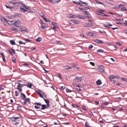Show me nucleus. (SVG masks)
<instances>
[{"mask_svg": "<svg viewBox=\"0 0 127 127\" xmlns=\"http://www.w3.org/2000/svg\"><path fill=\"white\" fill-rule=\"evenodd\" d=\"M74 80L75 82H81L82 80L81 77H77L74 79Z\"/></svg>", "mask_w": 127, "mask_h": 127, "instance_id": "f257e3e1", "label": "nucleus"}, {"mask_svg": "<svg viewBox=\"0 0 127 127\" xmlns=\"http://www.w3.org/2000/svg\"><path fill=\"white\" fill-rule=\"evenodd\" d=\"M21 23V21H20L19 20H15V26L17 27H19V25Z\"/></svg>", "mask_w": 127, "mask_h": 127, "instance_id": "f03ea898", "label": "nucleus"}, {"mask_svg": "<svg viewBox=\"0 0 127 127\" xmlns=\"http://www.w3.org/2000/svg\"><path fill=\"white\" fill-rule=\"evenodd\" d=\"M15 20H13L12 21H8L7 23L10 25H15Z\"/></svg>", "mask_w": 127, "mask_h": 127, "instance_id": "7ed1b4c3", "label": "nucleus"}, {"mask_svg": "<svg viewBox=\"0 0 127 127\" xmlns=\"http://www.w3.org/2000/svg\"><path fill=\"white\" fill-rule=\"evenodd\" d=\"M109 77V78H110V80L111 81H113V80H112V79H113V78H119V76H110Z\"/></svg>", "mask_w": 127, "mask_h": 127, "instance_id": "20e7f679", "label": "nucleus"}, {"mask_svg": "<svg viewBox=\"0 0 127 127\" xmlns=\"http://www.w3.org/2000/svg\"><path fill=\"white\" fill-rule=\"evenodd\" d=\"M20 29L21 30V31H27V29L24 27L21 26V27Z\"/></svg>", "mask_w": 127, "mask_h": 127, "instance_id": "39448f33", "label": "nucleus"}, {"mask_svg": "<svg viewBox=\"0 0 127 127\" xmlns=\"http://www.w3.org/2000/svg\"><path fill=\"white\" fill-rule=\"evenodd\" d=\"M94 41L95 43H103V42L100 41V40L97 39H95V40H94Z\"/></svg>", "mask_w": 127, "mask_h": 127, "instance_id": "423d86ee", "label": "nucleus"}, {"mask_svg": "<svg viewBox=\"0 0 127 127\" xmlns=\"http://www.w3.org/2000/svg\"><path fill=\"white\" fill-rule=\"evenodd\" d=\"M20 10L23 12H25V11H28V10L26 9H25L23 8L22 7V6L20 7Z\"/></svg>", "mask_w": 127, "mask_h": 127, "instance_id": "0eeeda50", "label": "nucleus"}, {"mask_svg": "<svg viewBox=\"0 0 127 127\" xmlns=\"http://www.w3.org/2000/svg\"><path fill=\"white\" fill-rule=\"evenodd\" d=\"M20 118L19 117H13L12 118V121H16L17 120L20 119Z\"/></svg>", "mask_w": 127, "mask_h": 127, "instance_id": "6e6552de", "label": "nucleus"}, {"mask_svg": "<svg viewBox=\"0 0 127 127\" xmlns=\"http://www.w3.org/2000/svg\"><path fill=\"white\" fill-rule=\"evenodd\" d=\"M44 16L43 15V16H42V18H43V19L46 22H50V20L48 19L45 18L44 17Z\"/></svg>", "mask_w": 127, "mask_h": 127, "instance_id": "1a4fd4ad", "label": "nucleus"}, {"mask_svg": "<svg viewBox=\"0 0 127 127\" xmlns=\"http://www.w3.org/2000/svg\"><path fill=\"white\" fill-rule=\"evenodd\" d=\"M13 124L15 125H18L19 123V120H17L16 121H13Z\"/></svg>", "mask_w": 127, "mask_h": 127, "instance_id": "9d476101", "label": "nucleus"}, {"mask_svg": "<svg viewBox=\"0 0 127 127\" xmlns=\"http://www.w3.org/2000/svg\"><path fill=\"white\" fill-rule=\"evenodd\" d=\"M88 35L90 36H95V34L92 32H88Z\"/></svg>", "mask_w": 127, "mask_h": 127, "instance_id": "9b49d317", "label": "nucleus"}, {"mask_svg": "<svg viewBox=\"0 0 127 127\" xmlns=\"http://www.w3.org/2000/svg\"><path fill=\"white\" fill-rule=\"evenodd\" d=\"M71 21L73 23L75 24H78L79 23V22L78 21L73 19L71 20Z\"/></svg>", "mask_w": 127, "mask_h": 127, "instance_id": "f8f14e48", "label": "nucleus"}, {"mask_svg": "<svg viewBox=\"0 0 127 127\" xmlns=\"http://www.w3.org/2000/svg\"><path fill=\"white\" fill-rule=\"evenodd\" d=\"M42 108H41V110H44L46 108H48L46 106V105H45L43 104L41 105Z\"/></svg>", "mask_w": 127, "mask_h": 127, "instance_id": "ddd939ff", "label": "nucleus"}, {"mask_svg": "<svg viewBox=\"0 0 127 127\" xmlns=\"http://www.w3.org/2000/svg\"><path fill=\"white\" fill-rule=\"evenodd\" d=\"M96 84L98 85H100L102 84L101 81L100 80H98L96 82Z\"/></svg>", "mask_w": 127, "mask_h": 127, "instance_id": "4468645a", "label": "nucleus"}, {"mask_svg": "<svg viewBox=\"0 0 127 127\" xmlns=\"http://www.w3.org/2000/svg\"><path fill=\"white\" fill-rule=\"evenodd\" d=\"M76 16L73 15L72 14H69V18H74L76 17Z\"/></svg>", "mask_w": 127, "mask_h": 127, "instance_id": "2eb2a0df", "label": "nucleus"}, {"mask_svg": "<svg viewBox=\"0 0 127 127\" xmlns=\"http://www.w3.org/2000/svg\"><path fill=\"white\" fill-rule=\"evenodd\" d=\"M21 14L19 13L15 14L13 16L14 17H19L21 16Z\"/></svg>", "mask_w": 127, "mask_h": 127, "instance_id": "dca6fc26", "label": "nucleus"}, {"mask_svg": "<svg viewBox=\"0 0 127 127\" xmlns=\"http://www.w3.org/2000/svg\"><path fill=\"white\" fill-rule=\"evenodd\" d=\"M21 94L23 99H24L26 98V95L23 93H21Z\"/></svg>", "mask_w": 127, "mask_h": 127, "instance_id": "f3484780", "label": "nucleus"}, {"mask_svg": "<svg viewBox=\"0 0 127 127\" xmlns=\"http://www.w3.org/2000/svg\"><path fill=\"white\" fill-rule=\"evenodd\" d=\"M20 3L21 4H19V5H21V4H22V7L23 6L24 8H25L26 9L28 10V8H27V7L26 5H25L24 4H22V3L21 2H20Z\"/></svg>", "mask_w": 127, "mask_h": 127, "instance_id": "a211bd4d", "label": "nucleus"}, {"mask_svg": "<svg viewBox=\"0 0 127 127\" xmlns=\"http://www.w3.org/2000/svg\"><path fill=\"white\" fill-rule=\"evenodd\" d=\"M10 42L11 44L12 45H14L15 44V43L14 40H10Z\"/></svg>", "mask_w": 127, "mask_h": 127, "instance_id": "6ab92c4d", "label": "nucleus"}, {"mask_svg": "<svg viewBox=\"0 0 127 127\" xmlns=\"http://www.w3.org/2000/svg\"><path fill=\"white\" fill-rule=\"evenodd\" d=\"M64 67L65 69H68L71 68L69 66L67 65L64 66Z\"/></svg>", "mask_w": 127, "mask_h": 127, "instance_id": "aec40b11", "label": "nucleus"}, {"mask_svg": "<svg viewBox=\"0 0 127 127\" xmlns=\"http://www.w3.org/2000/svg\"><path fill=\"white\" fill-rule=\"evenodd\" d=\"M42 39L40 37H38L36 39V40L38 42H39Z\"/></svg>", "mask_w": 127, "mask_h": 127, "instance_id": "412c9836", "label": "nucleus"}, {"mask_svg": "<svg viewBox=\"0 0 127 127\" xmlns=\"http://www.w3.org/2000/svg\"><path fill=\"white\" fill-rule=\"evenodd\" d=\"M1 20L2 21H3V22H6L7 23V22H8V20H7L5 18H2L1 19Z\"/></svg>", "mask_w": 127, "mask_h": 127, "instance_id": "4be33fe9", "label": "nucleus"}, {"mask_svg": "<svg viewBox=\"0 0 127 127\" xmlns=\"http://www.w3.org/2000/svg\"><path fill=\"white\" fill-rule=\"evenodd\" d=\"M24 101L26 102V103L27 102H30V99L28 98H25L24 99Z\"/></svg>", "mask_w": 127, "mask_h": 127, "instance_id": "5701e85b", "label": "nucleus"}, {"mask_svg": "<svg viewBox=\"0 0 127 127\" xmlns=\"http://www.w3.org/2000/svg\"><path fill=\"white\" fill-rule=\"evenodd\" d=\"M99 67L101 69V71L102 72H103L104 71V70L103 69V66L102 65H100L99 66Z\"/></svg>", "mask_w": 127, "mask_h": 127, "instance_id": "b1692460", "label": "nucleus"}, {"mask_svg": "<svg viewBox=\"0 0 127 127\" xmlns=\"http://www.w3.org/2000/svg\"><path fill=\"white\" fill-rule=\"evenodd\" d=\"M73 2L75 4H79L80 5H82V4L80 2L77 1H73Z\"/></svg>", "mask_w": 127, "mask_h": 127, "instance_id": "393cba45", "label": "nucleus"}, {"mask_svg": "<svg viewBox=\"0 0 127 127\" xmlns=\"http://www.w3.org/2000/svg\"><path fill=\"white\" fill-rule=\"evenodd\" d=\"M93 23H90L88 22V27H91L93 26L92 24Z\"/></svg>", "mask_w": 127, "mask_h": 127, "instance_id": "a878e982", "label": "nucleus"}, {"mask_svg": "<svg viewBox=\"0 0 127 127\" xmlns=\"http://www.w3.org/2000/svg\"><path fill=\"white\" fill-rule=\"evenodd\" d=\"M21 4L20 2H13L12 4L13 5H19V4Z\"/></svg>", "mask_w": 127, "mask_h": 127, "instance_id": "bb28decb", "label": "nucleus"}, {"mask_svg": "<svg viewBox=\"0 0 127 127\" xmlns=\"http://www.w3.org/2000/svg\"><path fill=\"white\" fill-rule=\"evenodd\" d=\"M17 86H18V88H21L22 87H23L24 86L23 85V84H21L20 83H18V85Z\"/></svg>", "mask_w": 127, "mask_h": 127, "instance_id": "cd10ccee", "label": "nucleus"}, {"mask_svg": "<svg viewBox=\"0 0 127 127\" xmlns=\"http://www.w3.org/2000/svg\"><path fill=\"white\" fill-rule=\"evenodd\" d=\"M97 52H99V53H101V52H103V50H102V49H99L97 51Z\"/></svg>", "mask_w": 127, "mask_h": 127, "instance_id": "c85d7f7f", "label": "nucleus"}, {"mask_svg": "<svg viewBox=\"0 0 127 127\" xmlns=\"http://www.w3.org/2000/svg\"><path fill=\"white\" fill-rule=\"evenodd\" d=\"M76 17H78V18H80L81 19H82L84 18V17L80 15H78L77 16H76Z\"/></svg>", "mask_w": 127, "mask_h": 127, "instance_id": "c756f323", "label": "nucleus"}, {"mask_svg": "<svg viewBox=\"0 0 127 127\" xmlns=\"http://www.w3.org/2000/svg\"><path fill=\"white\" fill-rule=\"evenodd\" d=\"M12 60L13 62L14 63H15L16 62V60L15 58L14 57H12Z\"/></svg>", "mask_w": 127, "mask_h": 127, "instance_id": "7c9ffc66", "label": "nucleus"}, {"mask_svg": "<svg viewBox=\"0 0 127 127\" xmlns=\"http://www.w3.org/2000/svg\"><path fill=\"white\" fill-rule=\"evenodd\" d=\"M32 84L31 83H28V85L27 86L28 87L31 88L32 86Z\"/></svg>", "mask_w": 127, "mask_h": 127, "instance_id": "2f4dec72", "label": "nucleus"}, {"mask_svg": "<svg viewBox=\"0 0 127 127\" xmlns=\"http://www.w3.org/2000/svg\"><path fill=\"white\" fill-rule=\"evenodd\" d=\"M42 94L43 97H44L45 98H46L47 97V95L46 94H45L43 92H42Z\"/></svg>", "mask_w": 127, "mask_h": 127, "instance_id": "473e14b6", "label": "nucleus"}, {"mask_svg": "<svg viewBox=\"0 0 127 127\" xmlns=\"http://www.w3.org/2000/svg\"><path fill=\"white\" fill-rule=\"evenodd\" d=\"M88 22L90 23H94V21L92 20L88 19Z\"/></svg>", "mask_w": 127, "mask_h": 127, "instance_id": "72a5a7b5", "label": "nucleus"}, {"mask_svg": "<svg viewBox=\"0 0 127 127\" xmlns=\"http://www.w3.org/2000/svg\"><path fill=\"white\" fill-rule=\"evenodd\" d=\"M93 45H92L90 44V45H89L88 47V48L89 49H91L93 48Z\"/></svg>", "mask_w": 127, "mask_h": 127, "instance_id": "f704fd0d", "label": "nucleus"}, {"mask_svg": "<svg viewBox=\"0 0 127 127\" xmlns=\"http://www.w3.org/2000/svg\"><path fill=\"white\" fill-rule=\"evenodd\" d=\"M17 28L14 27H11V30L14 31H16L17 30Z\"/></svg>", "mask_w": 127, "mask_h": 127, "instance_id": "c9c22d12", "label": "nucleus"}, {"mask_svg": "<svg viewBox=\"0 0 127 127\" xmlns=\"http://www.w3.org/2000/svg\"><path fill=\"white\" fill-rule=\"evenodd\" d=\"M43 99L45 101V102L47 103H49V100L45 99L43 98Z\"/></svg>", "mask_w": 127, "mask_h": 127, "instance_id": "e433bc0d", "label": "nucleus"}, {"mask_svg": "<svg viewBox=\"0 0 127 127\" xmlns=\"http://www.w3.org/2000/svg\"><path fill=\"white\" fill-rule=\"evenodd\" d=\"M35 104H36L37 106H41V103H40L35 102Z\"/></svg>", "mask_w": 127, "mask_h": 127, "instance_id": "4c0bfd02", "label": "nucleus"}, {"mask_svg": "<svg viewBox=\"0 0 127 127\" xmlns=\"http://www.w3.org/2000/svg\"><path fill=\"white\" fill-rule=\"evenodd\" d=\"M52 24L53 25L54 27H56L57 24H56L54 22H53L52 23Z\"/></svg>", "mask_w": 127, "mask_h": 127, "instance_id": "58836bf2", "label": "nucleus"}, {"mask_svg": "<svg viewBox=\"0 0 127 127\" xmlns=\"http://www.w3.org/2000/svg\"><path fill=\"white\" fill-rule=\"evenodd\" d=\"M90 64L91 65H92L93 66H94L95 65V64L93 62H90Z\"/></svg>", "mask_w": 127, "mask_h": 127, "instance_id": "ea45409f", "label": "nucleus"}, {"mask_svg": "<svg viewBox=\"0 0 127 127\" xmlns=\"http://www.w3.org/2000/svg\"><path fill=\"white\" fill-rule=\"evenodd\" d=\"M35 108L36 109H40L41 107L39 106H38L35 105L34 106Z\"/></svg>", "mask_w": 127, "mask_h": 127, "instance_id": "a19ab883", "label": "nucleus"}, {"mask_svg": "<svg viewBox=\"0 0 127 127\" xmlns=\"http://www.w3.org/2000/svg\"><path fill=\"white\" fill-rule=\"evenodd\" d=\"M36 92L37 93L38 95L40 94L41 93V91L40 90H38L37 91H36Z\"/></svg>", "mask_w": 127, "mask_h": 127, "instance_id": "79ce46f5", "label": "nucleus"}, {"mask_svg": "<svg viewBox=\"0 0 127 127\" xmlns=\"http://www.w3.org/2000/svg\"><path fill=\"white\" fill-rule=\"evenodd\" d=\"M121 9L123 10L124 11H126L127 10L125 7H123L121 8Z\"/></svg>", "mask_w": 127, "mask_h": 127, "instance_id": "37998d69", "label": "nucleus"}, {"mask_svg": "<svg viewBox=\"0 0 127 127\" xmlns=\"http://www.w3.org/2000/svg\"><path fill=\"white\" fill-rule=\"evenodd\" d=\"M19 95V94L17 91H15V95L16 96H17Z\"/></svg>", "mask_w": 127, "mask_h": 127, "instance_id": "c03bdc74", "label": "nucleus"}, {"mask_svg": "<svg viewBox=\"0 0 127 127\" xmlns=\"http://www.w3.org/2000/svg\"><path fill=\"white\" fill-rule=\"evenodd\" d=\"M10 50L12 51V52H13V53L15 54L16 53V52H15L14 50L13 49H12L11 48L10 49Z\"/></svg>", "mask_w": 127, "mask_h": 127, "instance_id": "a18cd8bd", "label": "nucleus"}, {"mask_svg": "<svg viewBox=\"0 0 127 127\" xmlns=\"http://www.w3.org/2000/svg\"><path fill=\"white\" fill-rule=\"evenodd\" d=\"M17 89L19 90L20 92H21L22 91V89L21 88H18L17 87Z\"/></svg>", "mask_w": 127, "mask_h": 127, "instance_id": "49530a36", "label": "nucleus"}, {"mask_svg": "<svg viewBox=\"0 0 127 127\" xmlns=\"http://www.w3.org/2000/svg\"><path fill=\"white\" fill-rule=\"evenodd\" d=\"M23 65H27V66L29 65V64L27 63H24L23 64Z\"/></svg>", "mask_w": 127, "mask_h": 127, "instance_id": "de8ad7c7", "label": "nucleus"}, {"mask_svg": "<svg viewBox=\"0 0 127 127\" xmlns=\"http://www.w3.org/2000/svg\"><path fill=\"white\" fill-rule=\"evenodd\" d=\"M101 15L102 16H107V17H108V16H109V15H106L105 14H104V13H102V14H101Z\"/></svg>", "mask_w": 127, "mask_h": 127, "instance_id": "09e8293b", "label": "nucleus"}, {"mask_svg": "<svg viewBox=\"0 0 127 127\" xmlns=\"http://www.w3.org/2000/svg\"><path fill=\"white\" fill-rule=\"evenodd\" d=\"M66 91L68 92H72V91L68 89H66Z\"/></svg>", "mask_w": 127, "mask_h": 127, "instance_id": "8fccbe9b", "label": "nucleus"}, {"mask_svg": "<svg viewBox=\"0 0 127 127\" xmlns=\"http://www.w3.org/2000/svg\"><path fill=\"white\" fill-rule=\"evenodd\" d=\"M57 76L60 78H62V77L61 76V75L60 74H58Z\"/></svg>", "mask_w": 127, "mask_h": 127, "instance_id": "3c124183", "label": "nucleus"}, {"mask_svg": "<svg viewBox=\"0 0 127 127\" xmlns=\"http://www.w3.org/2000/svg\"><path fill=\"white\" fill-rule=\"evenodd\" d=\"M21 110V107L20 106H19L18 107L17 110L20 111Z\"/></svg>", "mask_w": 127, "mask_h": 127, "instance_id": "603ef678", "label": "nucleus"}, {"mask_svg": "<svg viewBox=\"0 0 127 127\" xmlns=\"http://www.w3.org/2000/svg\"><path fill=\"white\" fill-rule=\"evenodd\" d=\"M25 39V41H26L28 42H30V41H31V40L28 39H26V38H25L24 39Z\"/></svg>", "mask_w": 127, "mask_h": 127, "instance_id": "864d4df0", "label": "nucleus"}, {"mask_svg": "<svg viewBox=\"0 0 127 127\" xmlns=\"http://www.w3.org/2000/svg\"><path fill=\"white\" fill-rule=\"evenodd\" d=\"M2 85H1L0 87V91L1 90H4V88H3V87H2Z\"/></svg>", "mask_w": 127, "mask_h": 127, "instance_id": "5fc2aeb1", "label": "nucleus"}, {"mask_svg": "<svg viewBox=\"0 0 127 127\" xmlns=\"http://www.w3.org/2000/svg\"><path fill=\"white\" fill-rule=\"evenodd\" d=\"M70 123L69 122L64 123H62L63 124V125H68Z\"/></svg>", "mask_w": 127, "mask_h": 127, "instance_id": "6e6d98bb", "label": "nucleus"}, {"mask_svg": "<svg viewBox=\"0 0 127 127\" xmlns=\"http://www.w3.org/2000/svg\"><path fill=\"white\" fill-rule=\"evenodd\" d=\"M45 27V26L43 25H42L40 26V28L42 29H43Z\"/></svg>", "mask_w": 127, "mask_h": 127, "instance_id": "4d7b16f0", "label": "nucleus"}, {"mask_svg": "<svg viewBox=\"0 0 127 127\" xmlns=\"http://www.w3.org/2000/svg\"><path fill=\"white\" fill-rule=\"evenodd\" d=\"M41 25H43L45 26H46V24H45V23L42 22H41Z\"/></svg>", "mask_w": 127, "mask_h": 127, "instance_id": "13d9d810", "label": "nucleus"}, {"mask_svg": "<svg viewBox=\"0 0 127 127\" xmlns=\"http://www.w3.org/2000/svg\"><path fill=\"white\" fill-rule=\"evenodd\" d=\"M121 79L123 81H127V79L126 78H121Z\"/></svg>", "mask_w": 127, "mask_h": 127, "instance_id": "bf43d9fd", "label": "nucleus"}, {"mask_svg": "<svg viewBox=\"0 0 127 127\" xmlns=\"http://www.w3.org/2000/svg\"><path fill=\"white\" fill-rule=\"evenodd\" d=\"M38 95H39V96L43 98V96L42 94H41V93H40V94H39Z\"/></svg>", "mask_w": 127, "mask_h": 127, "instance_id": "052dcab7", "label": "nucleus"}, {"mask_svg": "<svg viewBox=\"0 0 127 127\" xmlns=\"http://www.w3.org/2000/svg\"><path fill=\"white\" fill-rule=\"evenodd\" d=\"M19 42L20 44H25L23 42H21V41H19Z\"/></svg>", "mask_w": 127, "mask_h": 127, "instance_id": "680f3d73", "label": "nucleus"}, {"mask_svg": "<svg viewBox=\"0 0 127 127\" xmlns=\"http://www.w3.org/2000/svg\"><path fill=\"white\" fill-rule=\"evenodd\" d=\"M71 66L73 67H76L77 65L75 64H71Z\"/></svg>", "mask_w": 127, "mask_h": 127, "instance_id": "e2e57ef3", "label": "nucleus"}, {"mask_svg": "<svg viewBox=\"0 0 127 127\" xmlns=\"http://www.w3.org/2000/svg\"><path fill=\"white\" fill-rule=\"evenodd\" d=\"M8 51L12 55V52L10 50V49H9L8 50Z\"/></svg>", "mask_w": 127, "mask_h": 127, "instance_id": "0e129e2a", "label": "nucleus"}, {"mask_svg": "<svg viewBox=\"0 0 127 127\" xmlns=\"http://www.w3.org/2000/svg\"><path fill=\"white\" fill-rule=\"evenodd\" d=\"M98 31H99V32L100 33H102V32H104L105 33H106V32L105 31H102L100 30H98Z\"/></svg>", "mask_w": 127, "mask_h": 127, "instance_id": "69168bd1", "label": "nucleus"}, {"mask_svg": "<svg viewBox=\"0 0 127 127\" xmlns=\"http://www.w3.org/2000/svg\"><path fill=\"white\" fill-rule=\"evenodd\" d=\"M2 58L3 59V61L4 62H6V60L5 59V56L4 57H2Z\"/></svg>", "mask_w": 127, "mask_h": 127, "instance_id": "338daca9", "label": "nucleus"}, {"mask_svg": "<svg viewBox=\"0 0 127 127\" xmlns=\"http://www.w3.org/2000/svg\"><path fill=\"white\" fill-rule=\"evenodd\" d=\"M5 6H6V7L7 8H13V7H10L8 6H7V5H5Z\"/></svg>", "mask_w": 127, "mask_h": 127, "instance_id": "774afa93", "label": "nucleus"}]
</instances>
